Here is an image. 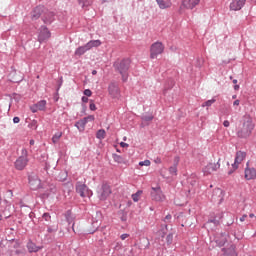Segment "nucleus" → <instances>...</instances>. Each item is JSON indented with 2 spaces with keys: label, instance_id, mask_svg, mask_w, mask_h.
Returning <instances> with one entry per match:
<instances>
[{
  "label": "nucleus",
  "instance_id": "35",
  "mask_svg": "<svg viewBox=\"0 0 256 256\" xmlns=\"http://www.w3.org/2000/svg\"><path fill=\"white\" fill-rule=\"evenodd\" d=\"M187 182L189 183V185H191V187H195V185H197V176H195V174H192L188 179Z\"/></svg>",
  "mask_w": 256,
  "mask_h": 256
},
{
  "label": "nucleus",
  "instance_id": "34",
  "mask_svg": "<svg viewBox=\"0 0 256 256\" xmlns=\"http://www.w3.org/2000/svg\"><path fill=\"white\" fill-rule=\"evenodd\" d=\"M66 221L69 223L71 226V229L75 227V221L73 220V216H71V211H67L66 213Z\"/></svg>",
  "mask_w": 256,
  "mask_h": 256
},
{
  "label": "nucleus",
  "instance_id": "57",
  "mask_svg": "<svg viewBox=\"0 0 256 256\" xmlns=\"http://www.w3.org/2000/svg\"><path fill=\"white\" fill-rule=\"evenodd\" d=\"M127 237H129V234L124 233L120 236V238L122 239V241H125V239H127Z\"/></svg>",
  "mask_w": 256,
  "mask_h": 256
},
{
  "label": "nucleus",
  "instance_id": "39",
  "mask_svg": "<svg viewBox=\"0 0 256 256\" xmlns=\"http://www.w3.org/2000/svg\"><path fill=\"white\" fill-rule=\"evenodd\" d=\"M61 137H63V132H57V133H55V134L53 135V137H52V142H53L54 144L59 143V140L61 139Z\"/></svg>",
  "mask_w": 256,
  "mask_h": 256
},
{
  "label": "nucleus",
  "instance_id": "27",
  "mask_svg": "<svg viewBox=\"0 0 256 256\" xmlns=\"http://www.w3.org/2000/svg\"><path fill=\"white\" fill-rule=\"evenodd\" d=\"M26 247H27L29 253H37L41 249V247L36 246V244L33 243V241H31V240L28 241Z\"/></svg>",
  "mask_w": 256,
  "mask_h": 256
},
{
  "label": "nucleus",
  "instance_id": "58",
  "mask_svg": "<svg viewBox=\"0 0 256 256\" xmlns=\"http://www.w3.org/2000/svg\"><path fill=\"white\" fill-rule=\"evenodd\" d=\"M88 102H89V98L87 96H83L82 103H88Z\"/></svg>",
  "mask_w": 256,
  "mask_h": 256
},
{
  "label": "nucleus",
  "instance_id": "50",
  "mask_svg": "<svg viewBox=\"0 0 256 256\" xmlns=\"http://www.w3.org/2000/svg\"><path fill=\"white\" fill-rule=\"evenodd\" d=\"M139 165H140V167H143V166L149 167V165H151V161L144 160V161L139 162Z\"/></svg>",
  "mask_w": 256,
  "mask_h": 256
},
{
  "label": "nucleus",
  "instance_id": "36",
  "mask_svg": "<svg viewBox=\"0 0 256 256\" xmlns=\"http://www.w3.org/2000/svg\"><path fill=\"white\" fill-rule=\"evenodd\" d=\"M106 135H107V133L105 132V129H100L96 132V139H100V141H101V140L105 139Z\"/></svg>",
  "mask_w": 256,
  "mask_h": 256
},
{
  "label": "nucleus",
  "instance_id": "52",
  "mask_svg": "<svg viewBox=\"0 0 256 256\" xmlns=\"http://www.w3.org/2000/svg\"><path fill=\"white\" fill-rule=\"evenodd\" d=\"M16 256H25V250L23 249H18L15 251Z\"/></svg>",
  "mask_w": 256,
  "mask_h": 256
},
{
  "label": "nucleus",
  "instance_id": "41",
  "mask_svg": "<svg viewBox=\"0 0 256 256\" xmlns=\"http://www.w3.org/2000/svg\"><path fill=\"white\" fill-rule=\"evenodd\" d=\"M143 194V191L138 190L136 193L132 194V200L134 201V203H137V201H139V197H141V195Z\"/></svg>",
  "mask_w": 256,
  "mask_h": 256
},
{
  "label": "nucleus",
  "instance_id": "23",
  "mask_svg": "<svg viewBox=\"0 0 256 256\" xmlns=\"http://www.w3.org/2000/svg\"><path fill=\"white\" fill-rule=\"evenodd\" d=\"M10 81L12 83H21V81H23V74L21 72L12 71L10 73Z\"/></svg>",
  "mask_w": 256,
  "mask_h": 256
},
{
  "label": "nucleus",
  "instance_id": "14",
  "mask_svg": "<svg viewBox=\"0 0 256 256\" xmlns=\"http://www.w3.org/2000/svg\"><path fill=\"white\" fill-rule=\"evenodd\" d=\"M239 229H241V225L234 224L230 228H227L226 231L229 235H233L235 239L239 241L240 239H243V232L239 231Z\"/></svg>",
  "mask_w": 256,
  "mask_h": 256
},
{
  "label": "nucleus",
  "instance_id": "56",
  "mask_svg": "<svg viewBox=\"0 0 256 256\" xmlns=\"http://www.w3.org/2000/svg\"><path fill=\"white\" fill-rule=\"evenodd\" d=\"M171 219H172L171 214H167L166 217L164 218V221L165 223H167V221H171Z\"/></svg>",
  "mask_w": 256,
  "mask_h": 256
},
{
  "label": "nucleus",
  "instance_id": "43",
  "mask_svg": "<svg viewBox=\"0 0 256 256\" xmlns=\"http://www.w3.org/2000/svg\"><path fill=\"white\" fill-rule=\"evenodd\" d=\"M216 101H217V99L212 98L211 100L204 102L202 104V107H211V105H213V103H215Z\"/></svg>",
  "mask_w": 256,
  "mask_h": 256
},
{
  "label": "nucleus",
  "instance_id": "7",
  "mask_svg": "<svg viewBox=\"0 0 256 256\" xmlns=\"http://www.w3.org/2000/svg\"><path fill=\"white\" fill-rule=\"evenodd\" d=\"M28 184L32 191L41 189V179H39V176L33 172L28 175Z\"/></svg>",
  "mask_w": 256,
  "mask_h": 256
},
{
  "label": "nucleus",
  "instance_id": "30",
  "mask_svg": "<svg viewBox=\"0 0 256 256\" xmlns=\"http://www.w3.org/2000/svg\"><path fill=\"white\" fill-rule=\"evenodd\" d=\"M86 47L88 48V51H91L93 47H101V40H90L86 43Z\"/></svg>",
  "mask_w": 256,
  "mask_h": 256
},
{
  "label": "nucleus",
  "instance_id": "40",
  "mask_svg": "<svg viewBox=\"0 0 256 256\" xmlns=\"http://www.w3.org/2000/svg\"><path fill=\"white\" fill-rule=\"evenodd\" d=\"M112 158L114 159L115 163H125V159L121 155L113 154Z\"/></svg>",
  "mask_w": 256,
  "mask_h": 256
},
{
  "label": "nucleus",
  "instance_id": "16",
  "mask_svg": "<svg viewBox=\"0 0 256 256\" xmlns=\"http://www.w3.org/2000/svg\"><path fill=\"white\" fill-rule=\"evenodd\" d=\"M29 163V158L19 156L18 159L14 162V167L17 171H23L27 164Z\"/></svg>",
  "mask_w": 256,
  "mask_h": 256
},
{
  "label": "nucleus",
  "instance_id": "47",
  "mask_svg": "<svg viewBox=\"0 0 256 256\" xmlns=\"http://www.w3.org/2000/svg\"><path fill=\"white\" fill-rule=\"evenodd\" d=\"M167 245H171L173 243V233H169L166 237Z\"/></svg>",
  "mask_w": 256,
  "mask_h": 256
},
{
  "label": "nucleus",
  "instance_id": "32",
  "mask_svg": "<svg viewBox=\"0 0 256 256\" xmlns=\"http://www.w3.org/2000/svg\"><path fill=\"white\" fill-rule=\"evenodd\" d=\"M67 177H68L67 171H60L56 179L57 181H60L61 183H63L64 181H67Z\"/></svg>",
  "mask_w": 256,
  "mask_h": 256
},
{
  "label": "nucleus",
  "instance_id": "44",
  "mask_svg": "<svg viewBox=\"0 0 256 256\" xmlns=\"http://www.w3.org/2000/svg\"><path fill=\"white\" fill-rule=\"evenodd\" d=\"M160 237L165 238V235H167V224L164 225V227L161 228L159 231Z\"/></svg>",
  "mask_w": 256,
  "mask_h": 256
},
{
  "label": "nucleus",
  "instance_id": "46",
  "mask_svg": "<svg viewBox=\"0 0 256 256\" xmlns=\"http://www.w3.org/2000/svg\"><path fill=\"white\" fill-rule=\"evenodd\" d=\"M153 118H154V117H153L152 114H150V115H143V116L141 117L142 121H145L146 123H149V121H151Z\"/></svg>",
  "mask_w": 256,
  "mask_h": 256
},
{
  "label": "nucleus",
  "instance_id": "64",
  "mask_svg": "<svg viewBox=\"0 0 256 256\" xmlns=\"http://www.w3.org/2000/svg\"><path fill=\"white\" fill-rule=\"evenodd\" d=\"M155 163L161 164V163H162L161 158H159V157L156 158V159H155Z\"/></svg>",
  "mask_w": 256,
  "mask_h": 256
},
{
  "label": "nucleus",
  "instance_id": "21",
  "mask_svg": "<svg viewBox=\"0 0 256 256\" xmlns=\"http://www.w3.org/2000/svg\"><path fill=\"white\" fill-rule=\"evenodd\" d=\"M89 121H95V116L94 115H89L87 117H84L83 119L77 121L75 123V127H77V129H85V125H87V123H89Z\"/></svg>",
  "mask_w": 256,
  "mask_h": 256
},
{
  "label": "nucleus",
  "instance_id": "61",
  "mask_svg": "<svg viewBox=\"0 0 256 256\" xmlns=\"http://www.w3.org/2000/svg\"><path fill=\"white\" fill-rule=\"evenodd\" d=\"M19 121H21V119L19 117L15 116L13 118V123H19Z\"/></svg>",
  "mask_w": 256,
  "mask_h": 256
},
{
  "label": "nucleus",
  "instance_id": "3",
  "mask_svg": "<svg viewBox=\"0 0 256 256\" xmlns=\"http://www.w3.org/2000/svg\"><path fill=\"white\" fill-rule=\"evenodd\" d=\"M163 51H165V45H163V42H154L150 46V59H156L157 55L163 54Z\"/></svg>",
  "mask_w": 256,
  "mask_h": 256
},
{
  "label": "nucleus",
  "instance_id": "4",
  "mask_svg": "<svg viewBox=\"0 0 256 256\" xmlns=\"http://www.w3.org/2000/svg\"><path fill=\"white\" fill-rule=\"evenodd\" d=\"M102 219H103V214L100 211H97L95 217H92L91 227L88 230L89 235H93V233H95V231H97V229L101 227Z\"/></svg>",
  "mask_w": 256,
  "mask_h": 256
},
{
  "label": "nucleus",
  "instance_id": "29",
  "mask_svg": "<svg viewBox=\"0 0 256 256\" xmlns=\"http://www.w3.org/2000/svg\"><path fill=\"white\" fill-rule=\"evenodd\" d=\"M86 51H89L87 44H85L84 46H79L75 50L74 55H76L77 57H81L82 55H85Z\"/></svg>",
  "mask_w": 256,
  "mask_h": 256
},
{
  "label": "nucleus",
  "instance_id": "62",
  "mask_svg": "<svg viewBox=\"0 0 256 256\" xmlns=\"http://www.w3.org/2000/svg\"><path fill=\"white\" fill-rule=\"evenodd\" d=\"M120 147H123V148L129 147V144H127V143H125V142H121V143H120Z\"/></svg>",
  "mask_w": 256,
  "mask_h": 256
},
{
  "label": "nucleus",
  "instance_id": "54",
  "mask_svg": "<svg viewBox=\"0 0 256 256\" xmlns=\"http://www.w3.org/2000/svg\"><path fill=\"white\" fill-rule=\"evenodd\" d=\"M26 209L29 211L28 217L30 219H33V217H35V213H33V211H31V208H29L28 206H26Z\"/></svg>",
  "mask_w": 256,
  "mask_h": 256
},
{
  "label": "nucleus",
  "instance_id": "10",
  "mask_svg": "<svg viewBox=\"0 0 256 256\" xmlns=\"http://www.w3.org/2000/svg\"><path fill=\"white\" fill-rule=\"evenodd\" d=\"M50 38L51 31H49V28H47V26H41L38 34L39 43H45V41L49 40Z\"/></svg>",
  "mask_w": 256,
  "mask_h": 256
},
{
  "label": "nucleus",
  "instance_id": "9",
  "mask_svg": "<svg viewBox=\"0 0 256 256\" xmlns=\"http://www.w3.org/2000/svg\"><path fill=\"white\" fill-rule=\"evenodd\" d=\"M47 11V7L43 5H38L36 6L32 11H31V19L32 21H37V19L42 18L43 15Z\"/></svg>",
  "mask_w": 256,
  "mask_h": 256
},
{
  "label": "nucleus",
  "instance_id": "8",
  "mask_svg": "<svg viewBox=\"0 0 256 256\" xmlns=\"http://www.w3.org/2000/svg\"><path fill=\"white\" fill-rule=\"evenodd\" d=\"M108 93L112 99H119L121 97V89L119 83L112 81L108 85Z\"/></svg>",
  "mask_w": 256,
  "mask_h": 256
},
{
  "label": "nucleus",
  "instance_id": "42",
  "mask_svg": "<svg viewBox=\"0 0 256 256\" xmlns=\"http://www.w3.org/2000/svg\"><path fill=\"white\" fill-rule=\"evenodd\" d=\"M228 217H229V221L228 222H226V225H227V227H228V229L230 228V227H233V225H235L234 223H235V219L233 218V215H228Z\"/></svg>",
  "mask_w": 256,
  "mask_h": 256
},
{
  "label": "nucleus",
  "instance_id": "59",
  "mask_svg": "<svg viewBox=\"0 0 256 256\" xmlns=\"http://www.w3.org/2000/svg\"><path fill=\"white\" fill-rule=\"evenodd\" d=\"M231 125V123L229 122V120H225L224 122H223V126L224 127H229Z\"/></svg>",
  "mask_w": 256,
  "mask_h": 256
},
{
  "label": "nucleus",
  "instance_id": "63",
  "mask_svg": "<svg viewBox=\"0 0 256 256\" xmlns=\"http://www.w3.org/2000/svg\"><path fill=\"white\" fill-rule=\"evenodd\" d=\"M240 103H241L240 100H235V101L233 102V105H234V106H239Z\"/></svg>",
  "mask_w": 256,
  "mask_h": 256
},
{
  "label": "nucleus",
  "instance_id": "53",
  "mask_svg": "<svg viewBox=\"0 0 256 256\" xmlns=\"http://www.w3.org/2000/svg\"><path fill=\"white\" fill-rule=\"evenodd\" d=\"M84 95L86 97H91V95H93V92L91 91V89H85L84 90Z\"/></svg>",
  "mask_w": 256,
  "mask_h": 256
},
{
  "label": "nucleus",
  "instance_id": "24",
  "mask_svg": "<svg viewBox=\"0 0 256 256\" xmlns=\"http://www.w3.org/2000/svg\"><path fill=\"white\" fill-rule=\"evenodd\" d=\"M179 161H180L179 156H176L174 158L173 165L170 166L169 169H168L170 175H172L174 177H177V167L179 166Z\"/></svg>",
  "mask_w": 256,
  "mask_h": 256
},
{
  "label": "nucleus",
  "instance_id": "2",
  "mask_svg": "<svg viewBox=\"0 0 256 256\" xmlns=\"http://www.w3.org/2000/svg\"><path fill=\"white\" fill-rule=\"evenodd\" d=\"M113 67L116 73H119V75H121L123 83H126L127 79H129V69L131 68V59L124 58L121 60H116L113 63Z\"/></svg>",
  "mask_w": 256,
  "mask_h": 256
},
{
  "label": "nucleus",
  "instance_id": "38",
  "mask_svg": "<svg viewBox=\"0 0 256 256\" xmlns=\"http://www.w3.org/2000/svg\"><path fill=\"white\" fill-rule=\"evenodd\" d=\"M47 106V101L41 100L36 104V107L39 111H45V107Z\"/></svg>",
  "mask_w": 256,
  "mask_h": 256
},
{
  "label": "nucleus",
  "instance_id": "12",
  "mask_svg": "<svg viewBox=\"0 0 256 256\" xmlns=\"http://www.w3.org/2000/svg\"><path fill=\"white\" fill-rule=\"evenodd\" d=\"M76 193H78L80 197H89L92 194V192L89 190V187L83 184V182L76 183Z\"/></svg>",
  "mask_w": 256,
  "mask_h": 256
},
{
  "label": "nucleus",
  "instance_id": "48",
  "mask_svg": "<svg viewBox=\"0 0 256 256\" xmlns=\"http://www.w3.org/2000/svg\"><path fill=\"white\" fill-rule=\"evenodd\" d=\"M42 218L44 219V221H51V214H49V212H46L42 215Z\"/></svg>",
  "mask_w": 256,
  "mask_h": 256
},
{
  "label": "nucleus",
  "instance_id": "15",
  "mask_svg": "<svg viewBox=\"0 0 256 256\" xmlns=\"http://www.w3.org/2000/svg\"><path fill=\"white\" fill-rule=\"evenodd\" d=\"M151 197L153 201H165V195L160 186L152 187Z\"/></svg>",
  "mask_w": 256,
  "mask_h": 256
},
{
  "label": "nucleus",
  "instance_id": "55",
  "mask_svg": "<svg viewBox=\"0 0 256 256\" xmlns=\"http://www.w3.org/2000/svg\"><path fill=\"white\" fill-rule=\"evenodd\" d=\"M31 111H32V113H37L39 111V108L36 107V104L31 107Z\"/></svg>",
  "mask_w": 256,
  "mask_h": 256
},
{
  "label": "nucleus",
  "instance_id": "13",
  "mask_svg": "<svg viewBox=\"0 0 256 256\" xmlns=\"http://www.w3.org/2000/svg\"><path fill=\"white\" fill-rule=\"evenodd\" d=\"M229 233L227 232H221L216 234L215 236V243L218 247H225V244L227 243V241H229Z\"/></svg>",
  "mask_w": 256,
  "mask_h": 256
},
{
  "label": "nucleus",
  "instance_id": "1",
  "mask_svg": "<svg viewBox=\"0 0 256 256\" xmlns=\"http://www.w3.org/2000/svg\"><path fill=\"white\" fill-rule=\"evenodd\" d=\"M242 127L237 131V137L239 139H247L251 137V133H253V129H255V123H253V118L249 114H245L242 117Z\"/></svg>",
  "mask_w": 256,
  "mask_h": 256
},
{
  "label": "nucleus",
  "instance_id": "60",
  "mask_svg": "<svg viewBox=\"0 0 256 256\" xmlns=\"http://www.w3.org/2000/svg\"><path fill=\"white\" fill-rule=\"evenodd\" d=\"M31 127H34V129H37V121L36 120L32 121Z\"/></svg>",
  "mask_w": 256,
  "mask_h": 256
},
{
  "label": "nucleus",
  "instance_id": "51",
  "mask_svg": "<svg viewBox=\"0 0 256 256\" xmlns=\"http://www.w3.org/2000/svg\"><path fill=\"white\" fill-rule=\"evenodd\" d=\"M20 157H24V159H29V152L25 148H23L22 155Z\"/></svg>",
  "mask_w": 256,
  "mask_h": 256
},
{
  "label": "nucleus",
  "instance_id": "37",
  "mask_svg": "<svg viewBox=\"0 0 256 256\" xmlns=\"http://www.w3.org/2000/svg\"><path fill=\"white\" fill-rule=\"evenodd\" d=\"M211 223H213L214 227H219V225H221V222L217 220V217L208 219V221L206 222V225H209Z\"/></svg>",
  "mask_w": 256,
  "mask_h": 256
},
{
  "label": "nucleus",
  "instance_id": "18",
  "mask_svg": "<svg viewBox=\"0 0 256 256\" xmlns=\"http://www.w3.org/2000/svg\"><path fill=\"white\" fill-rule=\"evenodd\" d=\"M42 21L45 23V25H51V23L55 21V13L49 11V9L46 8V11L42 16Z\"/></svg>",
  "mask_w": 256,
  "mask_h": 256
},
{
  "label": "nucleus",
  "instance_id": "33",
  "mask_svg": "<svg viewBox=\"0 0 256 256\" xmlns=\"http://www.w3.org/2000/svg\"><path fill=\"white\" fill-rule=\"evenodd\" d=\"M78 4L81 5L82 9L86 7H91L93 5V0H77Z\"/></svg>",
  "mask_w": 256,
  "mask_h": 256
},
{
  "label": "nucleus",
  "instance_id": "5",
  "mask_svg": "<svg viewBox=\"0 0 256 256\" xmlns=\"http://www.w3.org/2000/svg\"><path fill=\"white\" fill-rule=\"evenodd\" d=\"M111 186L107 183H103L99 190L97 191L98 199L100 201H107L109 195H111Z\"/></svg>",
  "mask_w": 256,
  "mask_h": 256
},
{
  "label": "nucleus",
  "instance_id": "28",
  "mask_svg": "<svg viewBox=\"0 0 256 256\" xmlns=\"http://www.w3.org/2000/svg\"><path fill=\"white\" fill-rule=\"evenodd\" d=\"M160 9H169L171 7V0H156Z\"/></svg>",
  "mask_w": 256,
  "mask_h": 256
},
{
  "label": "nucleus",
  "instance_id": "20",
  "mask_svg": "<svg viewBox=\"0 0 256 256\" xmlns=\"http://www.w3.org/2000/svg\"><path fill=\"white\" fill-rule=\"evenodd\" d=\"M247 0H232L230 3V11H241L245 7Z\"/></svg>",
  "mask_w": 256,
  "mask_h": 256
},
{
  "label": "nucleus",
  "instance_id": "22",
  "mask_svg": "<svg viewBox=\"0 0 256 256\" xmlns=\"http://www.w3.org/2000/svg\"><path fill=\"white\" fill-rule=\"evenodd\" d=\"M236 248L235 244H230L229 247L222 248V256H237Z\"/></svg>",
  "mask_w": 256,
  "mask_h": 256
},
{
  "label": "nucleus",
  "instance_id": "25",
  "mask_svg": "<svg viewBox=\"0 0 256 256\" xmlns=\"http://www.w3.org/2000/svg\"><path fill=\"white\" fill-rule=\"evenodd\" d=\"M201 0H182V5L186 9H195L197 4L200 3Z\"/></svg>",
  "mask_w": 256,
  "mask_h": 256
},
{
  "label": "nucleus",
  "instance_id": "49",
  "mask_svg": "<svg viewBox=\"0 0 256 256\" xmlns=\"http://www.w3.org/2000/svg\"><path fill=\"white\" fill-rule=\"evenodd\" d=\"M89 109L90 111H97V106L95 105V102L93 100H90Z\"/></svg>",
  "mask_w": 256,
  "mask_h": 256
},
{
  "label": "nucleus",
  "instance_id": "11",
  "mask_svg": "<svg viewBox=\"0 0 256 256\" xmlns=\"http://www.w3.org/2000/svg\"><path fill=\"white\" fill-rule=\"evenodd\" d=\"M224 199H225V191H223L221 188L214 189L212 194V201L214 203H217L218 205H221Z\"/></svg>",
  "mask_w": 256,
  "mask_h": 256
},
{
  "label": "nucleus",
  "instance_id": "6",
  "mask_svg": "<svg viewBox=\"0 0 256 256\" xmlns=\"http://www.w3.org/2000/svg\"><path fill=\"white\" fill-rule=\"evenodd\" d=\"M247 157V153L243 151H238L234 163L232 164V169L228 171V175H233L237 169H239V164Z\"/></svg>",
  "mask_w": 256,
  "mask_h": 256
},
{
  "label": "nucleus",
  "instance_id": "45",
  "mask_svg": "<svg viewBox=\"0 0 256 256\" xmlns=\"http://www.w3.org/2000/svg\"><path fill=\"white\" fill-rule=\"evenodd\" d=\"M119 215H120V221H122V222H126L127 221V212H125V211H120L119 212Z\"/></svg>",
  "mask_w": 256,
  "mask_h": 256
},
{
  "label": "nucleus",
  "instance_id": "19",
  "mask_svg": "<svg viewBox=\"0 0 256 256\" xmlns=\"http://www.w3.org/2000/svg\"><path fill=\"white\" fill-rule=\"evenodd\" d=\"M56 194H57V184L48 183L47 191L41 194V196H42V199H48L50 195H56Z\"/></svg>",
  "mask_w": 256,
  "mask_h": 256
},
{
  "label": "nucleus",
  "instance_id": "17",
  "mask_svg": "<svg viewBox=\"0 0 256 256\" xmlns=\"http://www.w3.org/2000/svg\"><path fill=\"white\" fill-rule=\"evenodd\" d=\"M220 159L218 160L217 163H208L204 168H203V173L204 175H211V173L217 171L219 167H221V164H219Z\"/></svg>",
  "mask_w": 256,
  "mask_h": 256
},
{
  "label": "nucleus",
  "instance_id": "26",
  "mask_svg": "<svg viewBox=\"0 0 256 256\" xmlns=\"http://www.w3.org/2000/svg\"><path fill=\"white\" fill-rule=\"evenodd\" d=\"M245 179H247V181H251V179H256V170H255V168L247 167L245 169Z\"/></svg>",
  "mask_w": 256,
  "mask_h": 256
},
{
  "label": "nucleus",
  "instance_id": "31",
  "mask_svg": "<svg viewBox=\"0 0 256 256\" xmlns=\"http://www.w3.org/2000/svg\"><path fill=\"white\" fill-rule=\"evenodd\" d=\"M57 231H59V225L53 224L47 226V233H49L50 235L57 233Z\"/></svg>",
  "mask_w": 256,
  "mask_h": 256
}]
</instances>
